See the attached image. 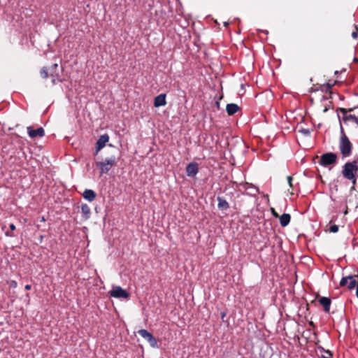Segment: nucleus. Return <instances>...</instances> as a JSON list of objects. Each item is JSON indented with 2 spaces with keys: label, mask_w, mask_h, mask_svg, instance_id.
Masks as SVG:
<instances>
[{
  "label": "nucleus",
  "mask_w": 358,
  "mask_h": 358,
  "mask_svg": "<svg viewBox=\"0 0 358 358\" xmlns=\"http://www.w3.org/2000/svg\"><path fill=\"white\" fill-rule=\"evenodd\" d=\"M342 174L345 178L356 184L358 177V157L352 162H348L343 166Z\"/></svg>",
  "instance_id": "f257e3e1"
},
{
  "label": "nucleus",
  "mask_w": 358,
  "mask_h": 358,
  "mask_svg": "<svg viewBox=\"0 0 358 358\" xmlns=\"http://www.w3.org/2000/svg\"><path fill=\"white\" fill-rule=\"evenodd\" d=\"M117 161V157L115 155H111L110 157L106 158L103 162H96V166L99 169L101 175L106 174L116 164Z\"/></svg>",
  "instance_id": "f03ea898"
},
{
  "label": "nucleus",
  "mask_w": 358,
  "mask_h": 358,
  "mask_svg": "<svg viewBox=\"0 0 358 358\" xmlns=\"http://www.w3.org/2000/svg\"><path fill=\"white\" fill-rule=\"evenodd\" d=\"M339 150L343 158L348 157L352 155V144L348 137L339 139Z\"/></svg>",
  "instance_id": "7ed1b4c3"
},
{
  "label": "nucleus",
  "mask_w": 358,
  "mask_h": 358,
  "mask_svg": "<svg viewBox=\"0 0 358 358\" xmlns=\"http://www.w3.org/2000/svg\"><path fill=\"white\" fill-rule=\"evenodd\" d=\"M337 155L334 152H327L321 155L319 164L324 167L336 164L337 162Z\"/></svg>",
  "instance_id": "20e7f679"
},
{
  "label": "nucleus",
  "mask_w": 358,
  "mask_h": 358,
  "mask_svg": "<svg viewBox=\"0 0 358 358\" xmlns=\"http://www.w3.org/2000/svg\"><path fill=\"white\" fill-rule=\"evenodd\" d=\"M358 275H349L343 276L340 280L341 287H346L348 289L352 290L355 288L357 284Z\"/></svg>",
  "instance_id": "39448f33"
},
{
  "label": "nucleus",
  "mask_w": 358,
  "mask_h": 358,
  "mask_svg": "<svg viewBox=\"0 0 358 358\" xmlns=\"http://www.w3.org/2000/svg\"><path fill=\"white\" fill-rule=\"evenodd\" d=\"M138 333L142 338L145 339L149 343L151 347H157V341L151 333L148 331L146 329H140L138 330Z\"/></svg>",
  "instance_id": "423d86ee"
},
{
  "label": "nucleus",
  "mask_w": 358,
  "mask_h": 358,
  "mask_svg": "<svg viewBox=\"0 0 358 358\" xmlns=\"http://www.w3.org/2000/svg\"><path fill=\"white\" fill-rule=\"evenodd\" d=\"M49 71L50 76L52 77V83L53 85L62 82V79L60 77V72L58 69V64L57 63L52 64L50 66Z\"/></svg>",
  "instance_id": "0eeeda50"
},
{
  "label": "nucleus",
  "mask_w": 358,
  "mask_h": 358,
  "mask_svg": "<svg viewBox=\"0 0 358 358\" xmlns=\"http://www.w3.org/2000/svg\"><path fill=\"white\" fill-rule=\"evenodd\" d=\"M110 296L117 299H127L129 296V293L126 289H124L120 286H117L110 291Z\"/></svg>",
  "instance_id": "6e6552de"
},
{
  "label": "nucleus",
  "mask_w": 358,
  "mask_h": 358,
  "mask_svg": "<svg viewBox=\"0 0 358 358\" xmlns=\"http://www.w3.org/2000/svg\"><path fill=\"white\" fill-rule=\"evenodd\" d=\"M199 172V165L196 162H191L186 166V174L188 177L194 178Z\"/></svg>",
  "instance_id": "1a4fd4ad"
},
{
  "label": "nucleus",
  "mask_w": 358,
  "mask_h": 358,
  "mask_svg": "<svg viewBox=\"0 0 358 358\" xmlns=\"http://www.w3.org/2000/svg\"><path fill=\"white\" fill-rule=\"evenodd\" d=\"M108 141L109 136L107 134H104L99 138L96 143V154H97L99 151L104 148Z\"/></svg>",
  "instance_id": "9d476101"
},
{
  "label": "nucleus",
  "mask_w": 358,
  "mask_h": 358,
  "mask_svg": "<svg viewBox=\"0 0 358 358\" xmlns=\"http://www.w3.org/2000/svg\"><path fill=\"white\" fill-rule=\"evenodd\" d=\"M27 133L29 136L31 138H36V136L43 137L45 136V131L42 127L33 129L31 127H28Z\"/></svg>",
  "instance_id": "9b49d317"
},
{
  "label": "nucleus",
  "mask_w": 358,
  "mask_h": 358,
  "mask_svg": "<svg viewBox=\"0 0 358 358\" xmlns=\"http://www.w3.org/2000/svg\"><path fill=\"white\" fill-rule=\"evenodd\" d=\"M246 195L250 196H256V195L259 192V189L257 187L254 186L252 184L246 183L244 185Z\"/></svg>",
  "instance_id": "f8f14e48"
},
{
  "label": "nucleus",
  "mask_w": 358,
  "mask_h": 358,
  "mask_svg": "<svg viewBox=\"0 0 358 358\" xmlns=\"http://www.w3.org/2000/svg\"><path fill=\"white\" fill-rule=\"evenodd\" d=\"M166 104V94H160L159 95L157 96L155 98L154 100V106L155 107H160L164 106Z\"/></svg>",
  "instance_id": "ddd939ff"
},
{
  "label": "nucleus",
  "mask_w": 358,
  "mask_h": 358,
  "mask_svg": "<svg viewBox=\"0 0 358 358\" xmlns=\"http://www.w3.org/2000/svg\"><path fill=\"white\" fill-rule=\"evenodd\" d=\"M96 192L94 190L90 189H86L83 193V198L90 202L94 201L96 198Z\"/></svg>",
  "instance_id": "4468645a"
},
{
  "label": "nucleus",
  "mask_w": 358,
  "mask_h": 358,
  "mask_svg": "<svg viewBox=\"0 0 358 358\" xmlns=\"http://www.w3.org/2000/svg\"><path fill=\"white\" fill-rule=\"evenodd\" d=\"M319 303L324 307L325 312H329L331 301L329 298L322 296L319 299Z\"/></svg>",
  "instance_id": "2eb2a0df"
},
{
  "label": "nucleus",
  "mask_w": 358,
  "mask_h": 358,
  "mask_svg": "<svg viewBox=\"0 0 358 358\" xmlns=\"http://www.w3.org/2000/svg\"><path fill=\"white\" fill-rule=\"evenodd\" d=\"M217 201H218L217 203V208L221 210H226L229 208V204L227 201L226 199H224L222 197L217 196Z\"/></svg>",
  "instance_id": "dca6fc26"
},
{
  "label": "nucleus",
  "mask_w": 358,
  "mask_h": 358,
  "mask_svg": "<svg viewBox=\"0 0 358 358\" xmlns=\"http://www.w3.org/2000/svg\"><path fill=\"white\" fill-rule=\"evenodd\" d=\"M81 213L84 220H87L90 217L91 210L87 204L83 203L81 205Z\"/></svg>",
  "instance_id": "f3484780"
},
{
  "label": "nucleus",
  "mask_w": 358,
  "mask_h": 358,
  "mask_svg": "<svg viewBox=\"0 0 358 358\" xmlns=\"http://www.w3.org/2000/svg\"><path fill=\"white\" fill-rule=\"evenodd\" d=\"M239 109V106L236 103H228L226 106L227 113L229 115L235 114Z\"/></svg>",
  "instance_id": "a211bd4d"
},
{
  "label": "nucleus",
  "mask_w": 358,
  "mask_h": 358,
  "mask_svg": "<svg viewBox=\"0 0 358 358\" xmlns=\"http://www.w3.org/2000/svg\"><path fill=\"white\" fill-rule=\"evenodd\" d=\"M291 216L288 213H283L280 217V223L282 227H287L290 222Z\"/></svg>",
  "instance_id": "6ab92c4d"
},
{
  "label": "nucleus",
  "mask_w": 358,
  "mask_h": 358,
  "mask_svg": "<svg viewBox=\"0 0 358 358\" xmlns=\"http://www.w3.org/2000/svg\"><path fill=\"white\" fill-rule=\"evenodd\" d=\"M49 69L46 67H43L40 71L41 76L43 78H48L49 76L48 74Z\"/></svg>",
  "instance_id": "aec40b11"
},
{
  "label": "nucleus",
  "mask_w": 358,
  "mask_h": 358,
  "mask_svg": "<svg viewBox=\"0 0 358 358\" xmlns=\"http://www.w3.org/2000/svg\"><path fill=\"white\" fill-rule=\"evenodd\" d=\"M317 349L321 352H324L325 354H327V355H329V356H333L331 352L329 350H325L323 347L322 346H319L317 348Z\"/></svg>",
  "instance_id": "412c9836"
},
{
  "label": "nucleus",
  "mask_w": 358,
  "mask_h": 358,
  "mask_svg": "<svg viewBox=\"0 0 358 358\" xmlns=\"http://www.w3.org/2000/svg\"><path fill=\"white\" fill-rule=\"evenodd\" d=\"M299 132L303 134L306 136H308L310 134V131L308 129L301 128L299 130Z\"/></svg>",
  "instance_id": "4be33fe9"
},
{
  "label": "nucleus",
  "mask_w": 358,
  "mask_h": 358,
  "mask_svg": "<svg viewBox=\"0 0 358 358\" xmlns=\"http://www.w3.org/2000/svg\"><path fill=\"white\" fill-rule=\"evenodd\" d=\"M329 231L331 233H336L338 231V227L336 224H333L329 227Z\"/></svg>",
  "instance_id": "5701e85b"
},
{
  "label": "nucleus",
  "mask_w": 358,
  "mask_h": 358,
  "mask_svg": "<svg viewBox=\"0 0 358 358\" xmlns=\"http://www.w3.org/2000/svg\"><path fill=\"white\" fill-rule=\"evenodd\" d=\"M340 134H341V137H340V139H342L343 137H348L347 135L345 134V131H344V129L342 126V124H341L340 126Z\"/></svg>",
  "instance_id": "b1692460"
},
{
  "label": "nucleus",
  "mask_w": 358,
  "mask_h": 358,
  "mask_svg": "<svg viewBox=\"0 0 358 358\" xmlns=\"http://www.w3.org/2000/svg\"><path fill=\"white\" fill-rule=\"evenodd\" d=\"M352 37L353 38H357L358 37V27H357V26H355V29L352 33Z\"/></svg>",
  "instance_id": "393cba45"
},
{
  "label": "nucleus",
  "mask_w": 358,
  "mask_h": 358,
  "mask_svg": "<svg viewBox=\"0 0 358 358\" xmlns=\"http://www.w3.org/2000/svg\"><path fill=\"white\" fill-rule=\"evenodd\" d=\"M17 286V283L15 280H11L10 282V287L12 288H16Z\"/></svg>",
  "instance_id": "a878e982"
},
{
  "label": "nucleus",
  "mask_w": 358,
  "mask_h": 358,
  "mask_svg": "<svg viewBox=\"0 0 358 358\" xmlns=\"http://www.w3.org/2000/svg\"><path fill=\"white\" fill-rule=\"evenodd\" d=\"M5 235H6V236H8V237H14L15 236V234L10 231H6L5 233Z\"/></svg>",
  "instance_id": "bb28decb"
},
{
  "label": "nucleus",
  "mask_w": 358,
  "mask_h": 358,
  "mask_svg": "<svg viewBox=\"0 0 358 358\" xmlns=\"http://www.w3.org/2000/svg\"><path fill=\"white\" fill-rule=\"evenodd\" d=\"M292 176H288L287 177V181H288L289 185L290 187H292Z\"/></svg>",
  "instance_id": "cd10ccee"
},
{
  "label": "nucleus",
  "mask_w": 358,
  "mask_h": 358,
  "mask_svg": "<svg viewBox=\"0 0 358 358\" xmlns=\"http://www.w3.org/2000/svg\"><path fill=\"white\" fill-rule=\"evenodd\" d=\"M9 227H10L11 231H14L16 229L15 225L14 224H10L9 225Z\"/></svg>",
  "instance_id": "c85d7f7f"
},
{
  "label": "nucleus",
  "mask_w": 358,
  "mask_h": 358,
  "mask_svg": "<svg viewBox=\"0 0 358 358\" xmlns=\"http://www.w3.org/2000/svg\"><path fill=\"white\" fill-rule=\"evenodd\" d=\"M31 288V286L30 285H26L25 287H24V289L26 290H30Z\"/></svg>",
  "instance_id": "c756f323"
},
{
  "label": "nucleus",
  "mask_w": 358,
  "mask_h": 358,
  "mask_svg": "<svg viewBox=\"0 0 358 358\" xmlns=\"http://www.w3.org/2000/svg\"><path fill=\"white\" fill-rule=\"evenodd\" d=\"M333 87V85L332 84H329V83H327V90H330L331 89V87Z\"/></svg>",
  "instance_id": "7c9ffc66"
},
{
  "label": "nucleus",
  "mask_w": 358,
  "mask_h": 358,
  "mask_svg": "<svg viewBox=\"0 0 358 358\" xmlns=\"http://www.w3.org/2000/svg\"><path fill=\"white\" fill-rule=\"evenodd\" d=\"M355 108H356V107L350 108L346 109V110H347V113H348V112H352V111H353Z\"/></svg>",
  "instance_id": "2f4dec72"
},
{
  "label": "nucleus",
  "mask_w": 358,
  "mask_h": 358,
  "mask_svg": "<svg viewBox=\"0 0 358 358\" xmlns=\"http://www.w3.org/2000/svg\"><path fill=\"white\" fill-rule=\"evenodd\" d=\"M333 356H329V355H322V358H332Z\"/></svg>",
  "instance_id": "473e14b6"
},
{
  "label": "nucleus",
  "mask_w": 358,
  "mask_h": 358,
  "mask_svg": "<svg viewBox=\"0 0 358 358\" xmlns=\"http://www.w3.org/2000/svg\"><path fill=\"white\" fill-rule=\"evenodd\" d=\"M226 316V313L224 312L221 313V317L222 319H224V317Z\"/></svg>",
  "instance_id": "72a5a7b5"
},
{
  "label": "nucleus",
  "mask_w": 358,
  "mask_h": 358,
  "mask_svg": "<svg viewBox=\"0 0 358 358\" xmlns=\"http://www.w3.org/2000/svg\"><path fill=\"white\" fill-rule=\"evenodd\" d=\"M353 62L358 63V57H355L353 59Z\"/></svg>",
  "instance_id": "f704fd0d"
},
{
  "label": "nucleus",
  "mask_w": 358,
  "mask_h": 358,
  "mask_svg": "<svg viewBox=\"0 0 358 358\" xmlns=\"http://www.w3.org/2000/svg\"><path fill=\"white\" fill-rule=\"evenodd\" d=\"M356 296L358 298V285L357 286V289H356Z\"/></svg>",
  "instance_id": "c9c22d12"
},
{
  "label": "nucleus",
  "mask_w": 358,
  "mask_h": 358,
  "mask_svg": "<svg viewBox=\"0 0 358 358\" xmlns=\"http://www.w3.org/2000/svg\"><path fill=\"white\" fill-rule=\"evenodd\" d=\"M41 222H45V217H44L43 216V217H41Z\"/></svg>",
  "instance_id": "e433bc0d"
},
{
  "label": "nucleus",
  "mask_w": 358,
  "mask_h": 358,
  "mask_svg": "<svg viewBox=\"0 0 358 358\" xmlns=\"http://www.w3.org/2000/svg\"><path fill=\"white\" fill-rule=\"evenodd\" d=\"M348 208H346V210H345V211H344V214L346 215V214H348Z\"/></svg>",
  "instance_id": "4c0bfd02"
},
{
  "label": "nucleus",
  "mask_w": 358,
  "mask_h": 358,
  "mask_svg": "<svg viewBox=\"0 0 358 358\" xmlns=\"http://www.w3.org/2000/svg\"><path fill=\"white\" fill-rule=\"evenodd\" d=\"M224 25L225 27L228 26V25H229V22H224Z\"/></svg>",
  "instance_id": "58836bf2"
},
{
  "label": "nucleus",
  "mask_w": 358,
  "mask_h": 358,
  "mask_svg": "<svg viewBox=\"0 0 358 358\" xmlns=\"http://www.w3.org/2000/svg\"><path fill=\"white\" fill-rule=\"evenodd\" d=\"M43 238V236H41V238H40L41 241H42Z\"/></svg>",
  "instance_id": "ea45409f"
},
{
  "label": "nucleus",
  "mask_w": 358,
  "mask_h": 358,
  "mask_svg": "<svg viewBox=\"0 0 358 358\" xmlns=\"http://www.w3.org/2000/svg\"><path fill=\"white\" fill-rule=\"evenodd\" d=\"M310 325H313V322H310Z\"/></svg>",
  "instance_id": "a19ab883"
},
{
  "label": "nucleus",
  "mask_w": 358,
  "mask_h": 358,
  "mask_svg": "<svg viewBox=\"0 0 358 358\" xmlns=\"http://www.w3.org/2000/svg\"><path fill=\"white\" fill-rule=\"evenodd\" d=\"M357 207H358V203H357Z\"/></svg>",
  "instance_id": "79ce46f5"
}]
</instances>
